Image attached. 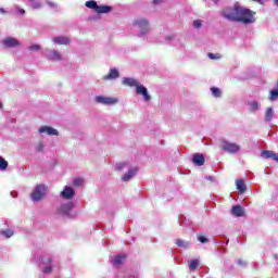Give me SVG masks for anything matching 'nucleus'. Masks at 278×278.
Segmentation results:
<instances>
[{"label":"nucleus","instance_id":"48","mask_svg":"<svg viewBox=\"0 0 278 278\" xmlns=\"http://www.w3.org/2000/svg\"><path fill=\"white\" fill-rule=\"evenodd\" d=\"M0 108H3V104H1V102H0Z\"/></svg>","mask_w":278,"mask_h":278},{"label":"nucleus","instance_id":"41","mask_svg":"<svg viewBox=\"0 0 278 278\" xmlns=\"http://www.w3.org/2000/svg\"><path fill=\"white\" fill-rule=\"evenodd\" d=\"M42 149H43L42 143H39V144L37 146V151L41 152V151H42Z\"/></svg>","mask_w":278,"mask_h":278},{"label":"nucleus","instance_id":"34","mask_svg":"<svg viewBox=\"0 0 278 278\" xmlns=\"http://www.w3.org/2000/svg\"><path fill=\"white\" fill-rule=\"evenodd\" d=\"M199 242H201L202 244H207V242H210V239H207V237L205 236H200L198 238Z\"/></svg>","mask_w":278,"mask_h":278},{"label":"nucleus","instance_id":"32","mask_svg":"<svg viewBox=\"0 0 278 278\" xmlns=\"http://www.w3.org/2000/svg\"><path fill=\"white\" fill-rule=\"evenodd\" d=\"M74 186H76L77 188L84 186V178H76L74 179Z\"/></svg>","mask_w":278,"mask_h":278},{"label":"nucleus","instance_id":"36","mask_svg":"<svg viewBox=\"0 0 278 278\" xmlns=\"http://www.w3.org/2000/svg\"><path fill=\"white\" fill-rule=\"evenodd\" d=\"M29 51H40V45H33L28 47Z\"/></svg>","mask_w":278,"mask_h":278},{"label":"nucleus","instance_id":"46","mask_svg":"<svg viewBox=\"0 0 278 278\" xmlns=\"http://www.w3.org/2000/svg\"><path fill=\"white\" fill-rule=\"evenodd\" d=\"M0 12H5V10H3V9H0Z\"/></svg>","mask_w":278,"mask_h":278},{"label":"nucleus","instance_id":"25","mask_svg":"<svg viewBox=\"0 0 278 278\" xmlns=\"http://www.w3.org/2000/svg\"><path fill=\"white\" fill-rule=\"evenodd\" d=\"M197 268H199V260L191 261L189 264V270L193 271L197 270Z\"/></svg>","mask_w":278,"mask_h":278},{"label":"nucleus","instance_id":"20","mask_svg":"<svg viewBox=\"0 0 278 278\" xmlns=\"http://www.w3.org/2000/svg\"><path fill=\"white\" fill-rule=\"evenodd\" d=\"M73 207H75L73 202H68L61 206V212H63V214H70V212L73 210Z\"/></svg>","mask_w":278,"mask_h":278},{"label":"nucleus","instance_id":"33","mask_svg":"<svg viewBox=\"0 0 278 278\" xmlns=\"http://www.w3.org/2000/svg\"><path fill=\"white\" fill-rule=\"evenodd\" d=\"M277 97H278V90H271L270 96H269V100L275 101V99H277Z\"/></svg>","mask_w":278,"mask_h":278},{"label":"nucleus","instance_id":"19","mask_svg":"<svg viewBox=\"0 0 278 278\" xmlns=\"http://www.w3.org/2000/svg\"><path fill=\"white\" fill-rule=\"evenodd\" d=\"M126 258H127L126 255H116V256H113V264H114V266H121V265H123V262H125Z\"/></svg>","mask_w":278,"mask_h":278},{"label":"nucleus","instance_id":"17","mask_svg":"<svg viewBox=\"0 0 278 278\" xmlns=\"http://www.w3.org/2000/svg\"><path fill=\"white\" fill-rule=\"evenodd\" d=\"M136 173H138V168L129 169L124 176L123 181H129L132 177H136Z\"/></svg>","mask_w":278,"mask_h":278},{"label":"nucleus","instance_id":"9","mask_svg":"<svg viewBox=\"0 0 278 278\" xmlns=\"http://www.w3.org/2000/svg\"><path fill=\"white\" fill-rule=\"evenodd\" d=\"M39 134H48V136H60L58 129L49 126H43L39 128Z\"/></svg>","mask_w":278,"mask_h":278},{"label":"nucleus","instance_id":"27","mask_svg":"<svg viewBox=\"0 0 278 278\" xmlns=\"http://www.w3.org/2000/svg\"><path fill=\"white\" fill-rule=\"evenodd\" d=\"M273 151L270 150H264L262 152V157H264V160H270L273 157Z\"/></svg>","mask_w":278,"mask_h":278},{"label":"nucleus","instance_id":"47","mask_svg":"<svg viewBox=\"0 0 278 278\" xmlns=\"http://www.w3.org/2000/svg\"><path fill=\"white\" fill-rule=\"evenodd\" d=\"M48 263L51 264V258L48 260Z\"/></svg>","mask_w":278,"mask_h":278},{"label":"nucleus","instance_id":"14","mask_svg":"<svg viewBox=\"0 0 278 278\" xmlns=\"http://www.w3.org/2000/svg\"><path fill=\"white\" fill-rule=\"evenodd\" d=\"M236 186H237V190L241 194H244V192H247V184H244V180L242 178H239L236 180Z\"/></svg>","mask_w":278,"mask_h":278},{"label":"nucleus","instance_id":"40","mask_svg":"<svg viewBox=\"0 0 278 278\" xmlns=\"http://www.w3.org/2000/svg\"><path fill=\"white\" fill-rule=\"evenodd\" d=\"M252 1H254L255 3H260L261 5H264V1L266 0H252Z\"/></svg>","mask_w":278,"mask_h":278},{"label":"nucleus","instance_id":"13","mask_svg":"<svg viewBox=\"0 0 278 278\" xmlns=\"http://www.w3.org/2000/svg\"><path fill=\"white\" fill-rule=\"evenodd\" d=\"M231 214L232 216L240 218L244 216V208L241 205H235L232 206Z\"/></svg>","mask_w":278,"mask_h":278},{"label":"nucleus","instance_id":"23","mask_svg":"<svg viewBox=\"0 0 278 278\" xmlns=\"http://www.w3.org/2000/svg\"><path fill=\"white\" fill-rule=\"evenodd\" d=\"M273 116H274V113H273V108H268L266 110V113H265V121L268 123L270 121H273Z\"/></svg>","mask_w":278,"mask_h":278},{"label":"nucleus","instance_id":"39","mask_svg":"<svg viewBox=\"0 0 278 278\" xmlns=\"http://www.w3.org/2000/svg\"><path fill=\"white\" fill-rule=\"evenodd\" d=\"M271 160H274L275 162H278V154L274 152L271 154Z\"/></svg>","mask_w":278,"mask_h":278},{"label":"nucleus","instance_id":"21","mask_svg":"<svg viewBox=\"0 0 278 278\" xmlns=\"http://www.w3.org/2000/svg\"><path fill=\"white\" fill-rule=\"evenodd\" d=\"M86 8H89V10H94L97 12L99 4H97V1L94 0H89L85 3Z\"/></svg>","mask_w":278,"mask_h":278},{"label":"nucleus","instance_id":"10","mask_svg":"<svg viewBox=\"0 0 278 278\" xmlns=\"http://www.w3.org/2000/svg\"><path fill=\"white\" fill-rule=\"evenodd\" d=\"M61 197H63V199L71 200L75 197V190L72 187L66 186L61 192Z\"/></svg>","mask_w":278,"mask_h":278},{"label":"nucleus","instance_id":"8","mask_svg":"<svg viewBox=\"0 0 278 278\" xmlns=\"http://www.w3.org/2000/svg\"><path fill=\"white\" fill-rule=\"evenodd\" d=\"M3 45L7 48L21 47V42L18 40H16V38H14V37H7L3 40Z\"/></svg>","mask_w":278,"mask_h":278},{"label":"nucleus","instance_id":"15","mask_svg":"<svg viewBox=\"0 0 278 278\" xmlns=\"http://www.w3.org/2000/svg\"><path fill=\"white\" fill-rule=\"evenodd\" d=\"M119 75H121V74H118V70H116V68H111V70H110V73H109L108 75H105V76L103 77V79H104L105 81H108V79H118Z\"/></svg>","mask_w":278,"mask_h":278},{"label":"nucleus","instance_id":"30","mask_svg":"<svg viewBox=\"0 0 278 278\" xmlns=\"http://www.w3.org/2000/svg\"><path fill=\"white\" fill-rule=\"evenodd\" d=\"M211 92L213 96H215L216 98H219L222 92H220V89L218 87H212L211 88Z\"/></svg>","mask_w":278,"mask_h":278},{"label":"nucleus","instance_id":"6","mask_svg":"<svg viewBox=\"0 0 278 278\" xmlns=\"http://www.w3.org/2000/svg\"><path fill=\"white\" fill-rule=\"evenodd\" d=\"M96 102L102 103L103 105H114L115 103H118V99L98 96L96 97Z\"/></svg>","mask_w":278,"mask_h":278},{"label":"nucleus","instance_id":"3","mask_svg":"<svg viewBox=\"0 0 278 278\" xmlns=\"http://www.w3.org/2000/svg\"><path fill=\"white\" fill-rule=\"evenodd\" d=\"M222 150L226 153H238V151H240V146H238V143L224 140L222 141Z\"/></svg>","mask_w":278,"mask_h":278},{"label":"nucleus","instance_id":"12","mask_svg":"<svg viewBox=\"0 0 278 278\" xmlns=\"http://www.w3.org/2000/svg\"><path fill=\"white\" fill-rule=\"evenodd\" d=\"M192 162L197 164V166H203V164H205V156H203L202 153H195L193 154Z\"/></svg>","mask_w":278,"mask_h":278},{"label":"nucleus","instance_id":"35","mask_svg":"<svg viewBox=\"0 0 278 278\" xmlns=\"http://www.w3.org/2000/svg\"><path fill=\"white\" fill-rule=\"evenodd\" d=\"M207 58H210V60H220V54H214V53L210 52L207 54Z\"/></svg>","mask_w":278,"mask_h":278},{"label":"nucleus","instance_id":"31","mask_svg":"<svg viewBox=\"0 0 278 278\" xmlns=\"http://www.w3.org/2000/svg\"><path fill=\"white\" fill-rule=\"evenodd\" d=\"M202 25H203V21H201V20H194L193 21V27L195 29H201Z\"/></svg>","mask_w":278,"mask_h":278},{"label":"nucleus","instance_id":"16","mask_svg":"<svg viewBox=\"0 0 278 278\" xmlns=\"http://www.w3.org/2000/svg\"><path fill=\"white\" fill-rule=\"evenodd\" d=\"M113 8L111 5H98L97 14H110Z\"/></svg>","mask_w":278,"mask_h":278},{"label":"nucleus","instance_id":"2","mask_svg":"<svg viewBox=\"0 0 278 278\" xmlns=\"http://www.w3.org/2000/svg\"><path fill=\"white\" fill-rule=\"evenodd\" d=\"M240 12V2H236L233 7H226L222 10V16L227 21L238 22V14Z\"/></svg>","mask_w":278,"mask_h":278},{"label":"nucleus","instance_id":"1","mask_svg":"<svg viewBox=\"0 0 278 278\" xmlns=\"http://www.w3.org/2000/svg\"><path fill=\"white\" fill-rule=\"evenodd\" d=\"M237 23H243V25H251V23H255V12L251 9L239 7Z\"/></svg>","mask_w":278,"mask_h":278},{"label":"nucleus","instance_id":"43","mask_svg":"<svg viewBox=\"0 0 278 278\" xmlns=\"http://www.w3.org/2000/svg\"><path fill=\"white\" fill-rule=\"evenodd\" d=\"M154 5H157V3H162V0H153Z\"/></svg>","mask_w":278,"mask_h":278},{"label":"nucleus","instance_id":"26","mask_svg":"<svg viewBox=\"0 0 278 278\" xmlns=\"http://www.w3.org/2000/svg\"><path fill=\"white\" fill-rule=\"evenodd\" d=\"M251 112H257L260 110V103L258 102H249Z\"/></svg>","mask_w":278,"mask_h":278},{"label":"nucleus","instance_id":"18","mask_svg":"<svg viewBox=\"0 0 278 278\" xmlns=\"http://www.w3.org/2000/svg\"><path fill=\"white\" fill-rule=\"evenodd\" d=\"M53 42H55V45H71L68 37H54Z\"/></svg>","mask_w":278,"mask_h":278},{"label":"nucleus","instance_id":"45","mask_svg":"<svg viewBox=\"0 0 278 278\" xmlns=\"http://www.w3.org/2000/svg\"><path fill=\"white\" fill-rule=\"evenodd\" d=\"M21 13H22V14H25V10H21Z\"/></svg>","mask_w":278,"mask_h":278},{"label":"nucleus","instance_id":"37","mask_svg":"<svg viewBox=\"0 0 278 278\" xmlns=\"http://www.w3.org/2000/svg\"><path fill=\"white\" fill-rule=\"evenodd\" d=\"M33 10H40L42 8V3L40 2H35L31 4Z\"/></svg>","mask_w":278,"mask_h":278},{"label":"nucleus","instance_id":"42","mask_svg":"<svg viewBox=\"0 0 278 278\" xmlns=\"http://www.w3.org/2000/svg\"><path fill=\"white\" fill-rule=\"evenodd\" d=\"M48 5H50V8H55V2H48Z\"/></svg>","mask_w":278,"mask_h":278},{"label":"nucleus","instance_id":"38","mask_svg":"<svg viewBox=\"0 0 278 278\" xmlns=\"http://www.w3.org/2000/svg\"><path fill=\"white\" fill-rule=\"evenodd\" d=\"M52 270H53V268H51V266H48L42 269V273H45L46 275H49V273H51Z\"/></svg>","mask_w":278,"mask_h":278},{"label":"nucleus","instance_id":"7","mask_svg":"<svg viewBox=\"0 0 278 278\" xmlns=\"http://www.w3.org/2000/svg\"><path fill=\"white\" fill-rule=\"evenodd\" d=\"M136 92L137 94L143 96L144 101H151V96H149V91L147 90V87L142 85H137Z\"/></svg>","mask_w":278,"mask_h":278},{"label":"nucleus","instance_id":"50","mask_svg":"<svg viewBox=\"0 0 278 278\" xmlns=\"http://www.w3.org/2000/svg\"><path fill=\"white\" fill-rule=\"evenodd\" d=\"M28 1H34V0H28Z\"/></svg>","mask_w":278,"mask_h":278},{"label":"nucleus","instance_id":"24","mask_svg":"<svg viewBox=\"0 0 278 278\" xmlns=\"http://www.w3.org/2000/svg\"><path fill=\"white\" fill-rule=\"evenodd\" d=\"M176 244H177V247H180V248H182V249H187V247H190V242L184 241V240H181V239H178V240L176 241Z\"/></svg>","mask_w":278,"mask_h":278},{"label":"nucleus","instance_id":"4","mask_svg":"<svg viewBox=\"0 0 278 278\" xmlns=\"http://www.w3.org/2000/svg\"><path fill=\"white\" fill-rule=\"evenodd\" d=\"M47 192V188H45L43 185H38L34 191L31 192V199L33 201H40L42 197H45V193Z\"/></svg>","mask_w":278,"mask_h":278},{"label":"nucleus","instance_id":"5","mask_svg":"<svg viewBox=\"0 0 278 278\" xmlns=\"http://www.w3.org/2000/svg\"><path fill=\"white\" fill-rule=\"evenodd\" d=\"M134 25L139 27L141 29V34H149L150 27H149V21L147 18L136 20L134 22Z\"/></svg>","mask_w":278,"mask_h":278},{"label":"nucleus","instance_id":"29","mask_svg":"<svg viewBox=\"0 0 278 278\" xmlns=\"http://www.w3.org/2000/svg\"><path fill=\"white\" fill-rule=\"evenodd\" d=\"M8 169V161L0 156V170H7Z\"/></svg>","mask_w":278,"mask_h":278},{"label":"nucleus","instance_id":"49","mask_svg":"<svg viewBox=\"0 0 278 278\" xmlns=\"http://www.w3.org/2000/svg\"><path fill=\"white\" fill-rule=\"evenodd\" d=\"M276 88H278V83H277V86H276Z\"/></svg>","mask_w":278,"mask_h":278},{"label":"nucleus","instance_id":"28","mask_svg":"<svg viewBox=\"0 0 278 278\" xmlns=\"http://www.w3.org/2000/svg\"><path fill=\"white\" fill-rule=\"evenodd\" d=\"M1 236H4V238H12L14 236V231L11 229L1 230Z\"/></svg>","mask_w":278,"mask_h":278},{"label":"nucleus","instance_id":"44","mask_svg":"<svg viewBox=\"0 0 278 278\" xmlns=\"http://www.w3.org/2000/svg\"><path fill=\"white\" fill-rule=\"evenodd\" d=\"M275 1V4L278 5V0H274Z\"/></svg>","mask_w":278,"mask_h":278},{"label":"nucleus","instance_id":"22","mask_svg":"<svg viewBox=\"0 0 278 278\" xmlns=\"http://www.w3.org/2000/svg\"><path fill=\"white\" fill-rule=\"evenodd\" d=\"M50 60L60 62V60H62V54H60V52L54 50V51L51 52Z\"/></svg>","mask_w":278,"mask_h":278},{"label":"nucleus","instance_id":"11","mask_svg":"<svg viewBox=\"0 0 278 278\" xmlns=\"http://www.w3.org/2000/svg\"><path fill=\"white\" fill-rule=\"evenodd\" d=\"M122 84L124 86H129L130 88H137L139 85L137 79L129 77H124Z\"/></svg>","mask_w":278,"mask_h":278}]
</instances>
